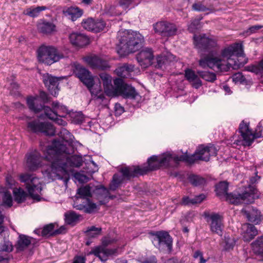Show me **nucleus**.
Listing matches in <instances>:
<instances>
[{
	"label": "nucleus",
	"instance_id": "f257e3e1",
	"mask_svg": "<svg viewBox=\"0 0 263 263\" xmlns=\"http://www.w3.org/2000/svg\"><path fill=\"white\" fill-rule=\"evenodd\" d=\"M221 54L223 57L228 59L227 62L217 57L215 51H212L199 60V65L203 68L209 67L220 71H228L231 68L233 69H238L247 63L246 59L243 61L239 59L243 58V51L241 44H235L225 48Z\"/></svg>",
	"mask_w": 263,
	"mask_h": 263
},
{
	"label": "nucleus",
	"instance_id": "f03ea898",
	"mask_svg": "<svg viewBox=\"0 0 263 263\" xmlns=\"http://www.w3.org/2000/svg\"><path fill=\"white\" fill-rule=\"evenodd\" d=\"M65 140L54 139L51 145L45 150V159L51 163L42 173L48 182L55 179H62L66 185V145Z\"/></svg>",
	"mask_w": 263,
	"mask_h": 263
},
{
	"label": "nucleus",
	"instance_id": "7ed1b4c3",
	"mask_svg": "<svg viewBox=\"0 0 263 263\" xmlns=\"http://www.w3.org/2000/svg\"><path fill=\"white\" fill-rule=\"evenodd\" d=\"M217 150L214 146H199L195 153L188 155L186 153L184 155L178 156L175 154L166 153L162 155L158 156L162 166H173V163L178 164L180 161H184L189 164L194 163L197 160L208 161L210 156H216Z\"/></svg>",
	"mask_w": 263,
	"mask_h": 263
},
{
	"label": "nucleus",
	"instance_id": "20e7f679",
	"mask_svg": "<svg viewBox=\"0 0 263 263\" xmlns=\"http://www.w3.org/2000/svg\"><path fill=\"white\" fill-rule=\"evenodd\" d=\"M148 165L146 167H140L139 166L125 167L121 169L123 176L118 174H115L113 176L112 181L110 184L109 188L111 190H115L118 185L122 182L123 177L129 179L138 175H143L147 172L154 171L158 169L162 166L159 157L158 156H152L147 160Z\"/></svg>",
	"mask_w": 263,
	"mask_h": 263
},
{
	"label": "nucleus",
	"instance_id": "39448f33",
	"mask_svg": "<svg viewBox=\"0 0 263 263\" xmlns=\"http://www.w3.org/2000/svg\"><path fill=\"white\" fill-rule=\"evenodd\" d=\"M118 37L119 44L118 52L122 55L138 50L142 47L144 42L142 35L136 31L126 30L119 32Z\"/></svg>",
	"mask_w": 263,
	"mask_h": 263
},
{
	"label": "nucleus",
	"instance_id": "423d86ee",
	"mask_svg": "<svg viewBox=\"0 0 263 263\" xmlns=\"http://www.w3.org/2000/svg\"><path fill=\"white\" fill-rule=\"evenodd\" d=\"M37 55L38 61L47 65H50L64 57L54 46L45 45L38 48Z\"/></svg>",
	"mask_w": 263,
	"mask_h": 263
},
{
	"label": "nucleus",
	"instance_id": "0eeeda50",
	"mask_svg": "<svg viewBox=\"0 0 263 263\" xmlns=\"http://www.w3.org/2000/svg\"><path fill=\"white\" fill-rule=\"evenodd\" d=\"M20 179L22 182L25 183L31 198L37 201H40L41 198L39 194L41 192L42 188L39 179L32 175L24 174L20 175Z\"/></svg>",
	"mask_w": 263,
	"mask_h": 263
},
{
	"label": "nucleus",
	"instance_id": "6e6552de",
	"mask_svg": "<svg viewBox=\"0 0 263 263\" xmlns=\"http://www.w3.org/2000/svg\"><path fill=\"white\" fill-rule=\"evenodd\" d=\"M77 75L81 81L87 87L92 95L96 96L100 99L104 98V95L101 93L100 85H95L93 78L87 69L85 68H80Z\"/></svg>",
	"mask_w": 263,
	"mask_h": 263
},
{
	"label": "nucleus",
	"instance_id": "1a4fd4ad",
	"mask_svg": "<svg viewBox=\"0 0 263 263\" xmlns=\"http://www.w3.org/2000/svg\"><path fill=\"white\" fill-rule=\"evenodd\" d=\"M239 132L240 134L241 140H236L235 143L237 145H242L244 146H250L252 144L255 139L260 138L262 136L261 132L253 133L250 129L249 124L242 121L239 127Z\"/></svg>",
	"mask_w": 263,
	"mask_h": 263
},
{
	"label": "nucleus",
	"instance_id": "9d476101",
	"mask_svg": "<svg viewBox=\"0 0 263 263\" xmlns=\"http://www.w3.org/2000/svg\"><path fill=\"white\" fill-rule=\"evenodd\" d=\"M115 89L110 97L121 96L124 98L135 99L138 93L134 87L125 83L120 78L114 80Z\"/></svg>",
	"mask_w": 263,
	"mask_h": 263
},
{
	"label": "nucleus",
	"instance_id": "9b49d317",
	"mask_svg": "<svg viewBox=\"0 0 263 263\" xmlns=\"http://www.w3.org/2000/svg\"><path fill=\"white\" fill-rule=\"evenodd\" d=\"M258 197V196L255 193V190H252L249 187L242 194H227V200L230 203L234 204L241 203L249 204L253 202L254 199Z\"/></svg>",
	"mask_w": 263,
	"mask_h": 263
},
{
	"label": "nucleus",
	"instance_id": "f8f14e48",
	"mask_svg": "<svg viewBox=\"0 0 263 263\" xmlns=\"http://www.w3.org/2000/svg\"><path fill=\"white\" fill-rule=\"evenodd\" d=\"M35 99L32 97H29L27 100V103L29 109L35 112H39L42 110H44L46 116L49 119L55 120L56 122L60 124L63 125L64 121L58 118V115L55 111H53L50 107L42 105H35Z\"/></svg>",
	"mask_w": 263,
	"mask_h": 263
},
{
	"label": "nucleus",
	"instance_id": "ddd939ff",
	"mask_svg": "<svg viewBox=\"0 0 263 263\" xmlns=\"http://www.w3.org/2000/svg\"><path fill=\"white\" fill-rule=\"evenodd\" d=\"M27 127L33 133H41L46 136H52L55 133V127L48 122H42L38 120H34L28 123Z\"/></svg>",
	"mask_w": 263,
	"mask_h": 263
},
{
	"label": "nucleus",
	"instance_id": "4468645a",
	"mask_svg": "<svg viewBox=\"0 0 263 263\" xmlns=\"http://www.w3.org/2000/svg\"><path fill=\"white\" fill-rule=\"evenodd\" d=\"M153 243L160 250L167 249L171 251L172 247V239L166 232L159 231L154 235Z\"/></svg>",
	"mask_w": 263,
	"mask_h": 263
},
{
	"label": "nucleus",
	"instance_id": "2eb2a0df",
	"mask_svg": "<svg viewBox=\"0 0 263 263\" xmlns=\"http://www.w3.org/2000/svg\"><path fill=\"white\" fill-rule=\"evenodd\" d=\"M203 215L210 226L211 231L219 235H222L223 226L221 216L217 213L209 212H205Z\"/></svg>",
	"mask_w": 263,
	"mask_h": 263
},
{
	"label": "nucleus",
	"instance_id": "dca6fc26",
	"mask_svg": "<svg viewBox=\"0 0 263 263\" xmlns=\"http://www.w3.org/2000/svg\"><path fill=\"white\" fill-rule=\"evenodd\" d=\"M82 60L92 69L106 70L110 68L106 60L95 54L86 55L82 58Z\"/></svg>",
	"mask_w": 263,
	"mask_h": 263
},
{
	"label": "nucleus",
	"instance_id": "f3484780",
	"mask_svg": "<svg viewBox=\"0 0 263 263\" xmlns=\"http://www.w3.org/2000/svg\"><path fill=\"white\" fill-rule=\"evenodd\" d=\"M156 32L163 36L175 35L177 32V28L174 24L168 22L161 21L154 25Z\"/></svg>",
	"mask_w": 263,
	"mask_h": 263
},
{
	"label": "nucleus",
	"instance_id": "a211bd4d",
	"mask_svg": "<svg viewBox=\"0 0 263 263\" xmlns=\"http://www.w3.org/2000/svg\"><path fill=\"white\" fill-rule=\"evenodd\" d=\"M62 78L55 77L48 73H45L43 76V81L52 96L55 97L58 94L60 90L59 81Z\"/></svg>",
	"mask_w": 263,
	"mask_h": 263
},
{
	"label": "nucleus",
	"instance_id": "6ab92c4d",
	"mask_svg": "<svg viewBox=\"0 0 263 263\" xmlns=\"http://www.w3.org/2000/svg\"><path fill=\"white\" fill-rule=\"evenodd\" d=\"M82 26L86 30L94 32H99L103 30L105 23L102 20H95L92 18L84 19L81 23Z\"/></svg>",
	"mask_w": 263,
	"mask_h": 263
},
{
	"label": "nucleus",
	"instance_id": "aec40b11",
	"mask_svg": "<svg viewBox=\"0 0 263 263\" xmlns=\"http://www.w3.org/2000/svg\"><path fill=\"white\" fill-rule=\"evenodd\" d=\"M195 46L201 50L210 49L217 45L216 41L212 38L206 37L205 34L194 36Z\"/></svg>",
	"mask_w": 263,
	"mask_h": 263
},
{
	"label": "nucleus",
	"instance_id": "412c9836",
	"mask_svg": "<svg viewBox=\"0 0 263 263\" xmlns=\"http://www.w3.org/2000/svg\"><path fill=\"white\" fill-rule=\"evenodd\" d=\"M26 167L29 171L36 170L41 165L42 157L36 151H34L26 155Z\"/></svg>",
	"mask_w": 263,
	"mask_h": 263
},
{
	"label": "nucleus",
	"instance_id": "4be33fe9",
	"mask_svg": "<svg viewBox=\"0 0 263 263\" xmlns=\"http://www.w3.org/2000/svg\"><path fill=\"white\" fill-rule=\"evenodd\" d=\"M116 249H108L104 246H98L91 250L89 254H94L102 261H106L109 256L117 253Z\"/></svg>",
	"mask_w": 263,
	"mask_h": 263
},
{
	"label": "nucleus",
	"instance_id": "5701e85b",
	"mask_svg": "<svg viewBox=\"0 0 263 263\" xmlns=\"http://www.w3.org/2000/svg\"><path fill=\"white\" fill-rule=\"evenodd\" d=\"M153 58L152 50L148 48L142 50L137 55L138 63L143 68H146L152 64Z\"/></svg>",
	"mask_w": 263,
	"mask_h": 263
},
{
	"label": "nucleus",
	"instance_id": "b1692460",
	"mask_svg": "<svg viewBox=\"0 0 263 263\" xmlns=\"http://www.w3.org/2000/svg\"><path fill=\"white\" fill-rule=\"evenodd\" d=\"M241 212L250 222L258 224L261 220L260 212L251 205L246 206L242 209Z\"/></svg>",
	"mask_w": 263,
	"mask_h": 263
},
{
	"label": "nucleus",
	"instance_id": "393cba45",
	"mask_svg": "<svg viewBox=\"0 0 263 263\" xmlns=\"http://www.w3.org/2000/svg\"><path fill=\"white\" fill-rule=\"evenodd\" d=\"M69 39L73 45L80 47H82L89 44V39L84 34L73 32L69 36Z\"/></svg>",
	"mask_w": 263,
	"mask_h": 263
},
{
	"label": "nucleus",
	"instance_id": "a878e982",
	"mask_svg": "<svg viewBox=\"0 0 263 263\" xmlns=\"http://www.w3.org/2000/svg\"><path fill=\"white\" fill-rule=\"evenodd\" d=\"M54 227L55 224L50 223L45 226L41 231L40 230H35L34 232L36 234H39V233L41 232L42 236L49 237L61 234L65 230L64 226H61L60 229L55 230H54Z\"/></svg>",
	"mask_w": 263,
	"mask_h": 263
},
{
	"label": "nucleus",
	"instance_id": "bb28decb",
	"mask_svg": "<svg viewBox=\"0 0 263 263\" xmlns=\"http://www.w3.org/2000/svg\"><path fill=\"white\" fill-rule=\"evenodd\" d=\"M242 238L245 241H250L257 235L258 232L254 226L246 223L242 226Z\"/></svg>",
	"mask_w": 263,
	"mask_h": 263
},
{
	"label": "nucleus",
	"instance_id": "cd10ccee",
	"mask_svg": "<svg viewBox=\"0 0 263 263\" xmlns=\"http://www.w3.org/2000/svg\"><path fill=\"white\" fill-rule=\"evenodd\" d=\"M99 76L102 81L105 93L110 97L113 94L112 92L115 89V85H111V77L104 72L100 73Z\"/></svg>",
	"mask_w": 263,
	"mask_h": 263
},
{
	"label": "nucleus",
	"instance_id": "c85d7f7f",
	"mask_svg": "<svg viewBox=\"0 0 263 263\" xmlns=\"http://www.w3.org/2000/svg\"><path fill=\"white\" fill-rule=\"evenodd\" d=\"M185 78L196 89H198L202 85V82L200 78L195 71L191 69L185 70Z\"/></svg>",
	"mask_w": 263,
	"mask_h": 263
},
{
	"label": "nucleus",
	"instance_id": "c756f323",
	"mask_svg": "<svg viewBox=\"0 0 263 263\" xmlns=\"http://www.w3.org/2000/svg\"><path fill=\"white\" fill-rule=\"evenodd\" d=\"M33 238L27 235L21 234L19 235L15 247L17 252L23 251L31 244Z\"/></svg>",
	"mask_w": 263,
	"mask_h": 263
},
{
	"label": "nucleus",
	"instance_id": "7c9ffc66",
	"mask_svg": "<svg viewBox=\"0 0 263 263\" xmlns=\"http://www.w3.org/2000/svg\"><path fill=\"white\" fill-rule=\"evenodd\" d=\"M38 31L43 34H50L55 30V25L49 22L43 21L39 23L37 25Z\"/></svg>",
	"mask_w": 263,
	"mask_h": 263
},
{
	"label": "nucleus",
	"instance_id": "2f4dec72",
	"mask_svg": "<svg viewBox=\"0 0 263 263\" xmlns=\"http://www.w3.org/2000/svg\"><path fill=\"white\" fill-rule=\"evenodd\" d=\"M97 198L100 202V204H104L107 203L109 198V193L107 189L101 187L96 190Z\"/></svg>",
	"mask_w": 263,
	"mask_h": 263
},
{
	"label": "nucleus",
	"instance_id": "473e14b6",
	"mask_svg": "<svg viewBox=\"0 0 263 263\" xmlns=\"http://www.w3.org/2000/svg\"><path fill=\"white\" fill-rule=\"evenodd\" d=\"M134 66L132 65L124 64L116 69L117 74L121 77L127 78L130 76V73L134 71Z\"/></svg>",
	"mask_w": 263,
	"mask_h": 263
},
{
	"label": "nucleus",
	"instance_id": "72a5a7b5",
	"mask_svg": "<svg viewBox=\"0 0 263 263\" xmlns=\"http://www.w3.org/2000/svg\"><path fill=\"white\" fill-rule=\"evenodd\" d=\"M67 115H68L67 118H69L71 122L73 124H80L84 121V116L81 111H67Z\"/></svg>",
	"mask_w": 263,
	"mask_h": 263
},
{
	"label": "nucleus",
	"instance_id": "f704fd0d",
	"mask_svg": "<svg viewBox=\"0 0 263 263\" xmlns=\"http://www.w3.org/2000/svg\"><path fill=\"white\" fill-rule=\"evenodd\" d=\"M85 204H80L77 206V209L83 210L86 213H91L97 210V205L91 202L89 199H86Z\"/></svg>",
	"mask_w": 263,
	"mask_h": 263
},
{
	"label": "nucleus",
	"instance_id": "c9c22d12",
	"mask_svg": "<svg viewBox=\"0 0 263 263\" xmlns=\"http://www.w3.org/2000/svg\"><path fill=\"white\" fill-rule=\"evenodd\" d=\"M47 9L46 6H37L36 7H30L25 9L23 14L31 17H37L42 11Z\"/></svg>",
	"mask_w": 263,
	"mask_h": 263
},
{
	"label": "nucleus",
	"instance_id": "e433bc0d",
	"mask_svg": "<svg viewBox=\"0 0 263 263\" xmlns=\"http://www.w3.org/2000/svg\"><path fill=\"white\" fill-rule=\"evenodd\" d=\"M83 14V11L77 7H70L67 9V16L72 21H75Z\"/></svg>",
	"mask_w": 263,
	"mask_h": 263
},
{
	"label": "nucleus",
	"instance_id": "4c0bfd02",
	"mask_svg": "<svg viewBox=\"0 0 263 263\" xmlns=\"http://www.w3.org/2000/svg\"><path fill=\"white\" fill-rule=\"evenodd\" d=\"M254 252L263 256V236L259 237L252 243Z\"/></svg>",
	"mask_w": 263,
	"mask_h": 263
},
{
	"label": "nucleus",
	"instance_id": "58836bf2",
	"mask_svg": "<svg viewBox=\"0 0 263 263\" xmlns=\"http://www.w3.org/2000/svg\"><path fill=\"white\" fill-rule=\"evenodd\" d=\"M205 198L203 194H201L193 198H190L188 197H184L182 198V203L184 205L194 204L201 202Z\"/></svg>",
	"mask_w": 263,
	"mask_h": 263
},
{
	"label": "nucleus",
	"instance_id": "ea45409f",
	"mask_svg": "<svg viewBox=\"0 0 263 263\" xmlns=\"http://www.w3.org/2000/svg\"><path fill=\"white\" fill-rule=\"evenodd\" d=\"M82 158L78 156H73L70 158L67 157V165L69 164L71 166L79 167L82 165Z\"/></svg>",
	"mask_w": 263,
	"mask_h": 263
},
{
	"label": "nucleus",
	"instance_id": "a19ab883",
	"mask_svg": "<svg viewBox=\"0 0 263 263\" xmlns=\"http://www.w3.org/2000/svg\"><path fill=\"white\" fill-rule=\"evenodd\" d=\"M14 200L18 203L23 202L26 198L27 193L21 189H15L13 191Z\"/></svg>",
	"mask_w": 263,
	"mask_h": 263
},
{
	"label": "nucleus",
	"instance_id": "79ce46f5",
	"mask_svg": "<svg viewBox=\"0 0 263 263\" xmlns=\"http://www.w3.org/2000/svg\"><path fill=\"white\" fill-rule=\"evenodd\" d=\"M102 229L100 227L91 226L85 231L86 236L89 238H95L101 234Z\"/></svg>",
	"mask_w": 263,
	"mask_h": 263
},
{
	"label": "nucleus",
	"instance_id": "37998d69",
	"mask_svg": "<svg viewBox=\"0 0 263 263\" xmlns=\"http://www.w3.org/2000/svg\"><path fill=\"white\" fill-rule=\"evenodd\" d=\"M228 184L226 181H222L216 185V191L218 195L227 194Z\"/></svg>",
	"mask_w": 263,
	"mask_h": 263
},
{
	"label": "nucleus",
	"instance_id": "c03bdc74",
	"mask_svg": "<svg viewBox=\"0 0 263 263\" xmlns=\"http://www.w3.org/2000/svg\"><path fill=\"white\" fill-rule=\"evenodd\" d=\"M197 73L200 77L206 81L213 82L216 78L215 74L213 72L198 71Z\"/></svg>",
	"mask_w": 263,
	"mask_h": 263
},
{
	"label": "nucleus",
	"instance_id": "a18cd8bd",
	"mask_svg": "<svg viewBox=\"0 0 263 263\" xmlns=\"http://www.w3.org/2000/svg\"><path fill=\"white\" fill-rule=\"evenodd\" d=\"M248 71L254 72L256 74L263 72V59L256 65H249L245 67Z\"/></svg>",
	"mask_w": 263,
	"mask_h": 263
},
{
	"label": "nucleus",
	"instance_id": "49530a36",
	"mask_svg": "<svg viewBox=\"0 0 263 263\" xmlns=\"http://www.w3.org/2000/svg\"><path fill=\"white\" fill-rule=\"evenodd\" d=\"M77 193L80 198H85L91 196V187L88 185L79 188Z\"/></svg>",
	"mask_w": 263,
	"mask_h": 263
},
{
	"label": "nucleus",
	"instance_id": "de8ad7c7",
	"mask_svg": "<svg viewBox=\"0 0 263 263\" xmlns=\"http://www.w3.org/2000/svg\"><path fill=\"white\" fill-rule=\"evenodd\" d=\"M79 216L74 212L67 213V224L74 225L79 221Z\"/></svg>",
	"mask_w": 263,
	"mask_h": 263
},
{
	"label": "nucleus",
	"instance_id": "09e8293b",
	"mask_svg": "<svg viewBox=\"0 0 263 263\" xmlns=\"http://www.w3.org/2000/svg\"><path fill=\"white\" fill-rule=\"evenodd\" d=\"M189 181L195 186L200 185L205 183V179L197 175H191L189 177Z\"/></svg>",
	"mask_w": 263,
	"mask_h": 263
},
{
	"label": "nucleus",
	"instance_id": "8fccbe9b",
	"mask_svg": "<svg viewBox=\"0 0 263 263\" xmlns=\"http://www.w3.org/2000/svg\"><path fill=\"white\" fill-rule=\"evenodd\" d=\"M167 60L170 61L174 60L175 57L173 54L171 53H167V56H158L157 58V61L158 66L161 67L163 64H165V61Z\"/></svg>",
	"mask_w": 263,
	"mask_h": 263
},
{
	"label": "nucleus",
	"instance_id": "3c124183",
	"mask_svg": "<svg viewBox=\"0 0 263 263\" xmlns=\"http://www.w3.org/2000/svg\"><path fill=\"white\" fill-rule=\"evenodd\" d=\"M192 256L194 259L198 261V263H206L208 261V259L204 258L203 252L199 250L195 251Z\"/></svg>",
	"mask_w": 263,
	"mask_h": 263
},
{
	"label": "nucleus",
	"instance_id": "603ef678",
	"mask_svg": "<svg viewBox=\"0 0 263 263\" xmlns=\"http://www.w3.org/2000/svg\"><path fill=\"white\" fill-rule=\"evenodd\" d=\"M3 203L9 207L12 205V198L9 192H5L3 195Z\"/></svg>",
	"mask_w": 263,
	"mask_h": 263
},
{
	"label": "nucleus",
	"instance_id": "864d4df0",
	"mask_svg": "<svg viewBox=\"0 0 263 263\" xmlns=\"http://www.w3.org/2000/svg\"><path fill=\"white\" fill-rule=\"evenodd\" d=\"M0 250L2 251L10 252L13 250V245L10 241L4 240L0 247Z\"/></svg>",
	"mask_w": 263,
	"mask_h": 263
},
{
	"label": "nucleus",
	"instance_id": "5fc2aeb1",
	"mask_svg": "<svg viewBox=\"0 0 263 263\" xmlns=\"http://www.w3.org/2000/svg\"><path fill=\"white\" fill-rule=\"evenodd\" d=\"M199 19H195L189 25L188 29L191 32H195L197 29H199L200 26V20Z\"/></svg>",
	"mask_w": 263,
	"mask_h": 263
},
{
	"label": "nucleus",
	"instance_id": "6e6d98bb",
	"mask_svg": "<svg viewBox=\"0 0 263 263\" xmlns=\"http://www.w3.org/2000/svg\"><path fill=\"white\" fill-rule=\"evenodd\" d=\"M233 81L235 83H243L246 81V79L242 73L237 72L232 76Z\"/></svg>",
	"mask_w": 263,
	"mask_h": 263
},
{
	"label": "nucleus",
	"instance_id": "4d7b16f0",
	"mask_svg": "<svg viewBox=\"0 0 263 263\" xmlns=\"http://www.w3.org/2000/svg\"><path fill=\"white\" fill-rule=\"evenodd\" d=\"M74 178L80 183L87 182L89 180V178L86 175L80 173H76L74 175Z\"/></svg>",
	"mask_w": 263,
	"mask_h": 263
},
{
	"label": "nucleus",
	"instance_id": "13d9d810",
	"mask_svg": "<svg viewBox=\"0 0 263 263\" xmlns=\"http://www.w3.org/2000/svg\"><path fill=\"white\" fill-rule=\"evenodd\" d=\"M134 0H119V5L123 9L126 10L132 5Z\"/></svg>",
	"mask_w": 263,
	"mask_h": 263
},
{
	"label": "nucleus",
	"instance_id": "bf43d9fd",
	"mask_svg": "<svg viewBox=\"0 0 263 263\" xmlns=\"http://www.w3.org/2000/svg\"><path fill=\"white\" fill-rule=\"evenodd\" d=\"M193 9L198 11H205L208 10L206 7L201 2L195 3L193 5Z\"/></svg>",
	"mask_w": 263,
	"mask_h": 263
},
{
	"label": "nucleus",
	"instance_id": "052dcab7",
	"mask_svg": "<svg viewBox=\"0 0 263 263\" xmlns=\"http://www.w3.org/2000/svg\"><path fill=\"white\" fill-rule=\"evenodd\" d=\"M263 28V26L262 25H254L250 27L247 31L246 33L248 35H250L252 33H256L257 30Z\"/></svg>",
	"mask_w": 263,
	"mask_h": 263
},
{
	"label": "nucleus",
	"instance_id": "680f3d73",
	"mask_svg": "<svg viewBox=\"0 0 263 263\" xmlns=\"http://www.w3.org/2000/svg\"><path fill=\"white\" fill-rule=\"evenodd\" d=\"M40 98L41 99V100L44 103L48 102L50 100V97H49L48 94L43 91H40Z\"/></svg>",
	"mask_w": 263,
	"mask_h": 263
},
{
	"label": "nucleus",
	"instance_id": "e2e57ef3",
	"mask_svg": "<svg viewBox=\"0 0 263 263\" xmlns=\"http://www.w3.org/2000/svg\"><path fill=\"white\" fill-rule=\"evenodd\" d=\"M140 263H157V260L155 256H152L146 258L144 260H139Z\"/></svg>",
	"mask_w": 263,
	"mask_h": 263
},
{
	"label": "nucleus",
	"instance_id": "0e129e2a",
	"mask_svg": "<svg viewBox=\"0 0 263 263\" xmlns=\"http://www.w3.org/2000/svg\"><path fill=\"white\" fill-rule=\"evenodd\" d=\"M85 258L83 256H76L73 261V263H85Z\"/></svg>",
	"mask_w": 263,
	"mask_h": 263
},
{
	"label": "nucleus",
	"instance_id": "69168bd1",
	"mask_svg": "<svg viewBox=\"0 0 263 263\" xmlns=\"http://www.w3.org/2000/svg\"><path fill=\"white\" fill-rule=\"evenodd\" d=\"M74 138L69 132L67 131V144H72L73 142Z\"/></svg>",
	"mask_w": 263,
	"mask_h": 263
},
{
	"label": "nucleus",
	"instance_id": "338daca9",
	"mask_svg": "<svg viewBox=\"0 0 263 263\" xmlns=\"http://www.w3.org/2000/svg\"><path fill=\"white\" fill-rule=\"evenodd\" d=\"M115 111L117 114H121L124 111V108L120 104H116L115 106Z\"/></svg>",
	"mask_w": 263,
	"mask_h": 263
},
{
	"label": "nucleus",
	"instance_id": "774afa93",
	"mask_svg": "<svg viewBox=\"0 0 263 263\" xmlns=\"http://www.w3.org/2000/svg\"><path fill=\"white\" fill-rule=\"evenodd\" d=\"M7 183L9 185H12L14 183V180L10 175H8L6 177Z\"/></svg>",
	"mask_w": 263,
	"mask_h": 263
}]
</instances>
